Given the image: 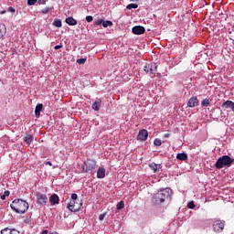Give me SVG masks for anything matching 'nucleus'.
<instances>
[{
    "instance_id": "obj_28",
    "label": "nucleus",
    "mask_w": 234,
    "mask_h": 234,
    "mask_svg": "<svg viewBox=\"0 0 234 234\" xmlns=\"http://www.w3.org/2000/svg\"><path fill=\"white\" fill-rule=\"evenodd\" d=\"M154 144L156 147H160V145H162V140H160V139H158V138L154 139Z\"/></svg>"
},
{
    "instance_id": "obj_17",
    "label": "nucleus",
    "mask_w": 234,
    "mask_h": 234,
    "mask_svg": "<svg viewBox=\"0 0 234 234\" xmlns=\"http://www.w3.org/2000/svg\"><path fill=\"white\" fill-rule=\"evenodd\" d=\"M5 35L6 26H5V24L0 23V39H2V37H5Z\"/></svg>"
},
{
    "instance_id": "obj_1",
    "label": "nucleus",
    "mask_w": 234,
    "mask_h": 234,
    "mask_svg": "<svg viewBox=\"0 0 234 234\" xmlns=\"http://www.w3.org/2000/svg\"><path fill=\"white\" fill-rule=\"evenodd\" d=\"M171 195H173L171 188H163L154 196L153 202L155 206H160L165 200H171Z\"/></svg>"
},
{
    "instance_id": "obj_6",
    "label": "nucleus",
    "mask_w": 234,
    "mask_h": 234,
    "mask_svg": "<svg viewBox=\"0 0 234 234\" xmlns=\"http://www.w3.org/2000/svg\"><path fill=\"white\" fill-rule=\"evenodd\" d=\"M36 197L37 204H39V206H47V202H48V197L45 194L37 192Z\"/></svg>"
},
{
    "instance_id": "obj_7",
    "label": "nucleus",
    "mask_w": 234,
    "mask_h": 234,
    "mask_svg": "<svg viewBox=\"0 0 234 234\" xmlns=\"http://www.w3.org/2000/svg\"><path fill=\"white\" fill-rule=\"evenodd\" d=\"M148 137H149V132H147V130L145 129H143L139 131V133L137 135V140H139L140 142H145V140H147Z\"/></svg>"
},
{
    "instance_id": "obj_4",
    "label": "nucleus",
    "mask_w": 234,
    "mask_h": 234,
    "mask_svg": "<svg viewBox=\"0 0 234 234\" xmlns=\"http://www.w3.org/2000/svg\"><path fill=\"white\" fill-rule=\"evenodd\" d=\"M82 173H92L96 169V160L88 159L81 165Z\"/></svg>"
},
{
    "instance_id": "obj_5",
    "label": "nucleus",
    "mask_w": 234,
    "mask_h": 234,
    "mask_svg": "<svg viewBox=\"0 0 234 234\" xmlns=\"http://www.w3.org/2000/svg\"><path fill=\"white\" fill-rule=\"evenodd\" d=\"M224 226H226L225 220H216L213 222V230L216 233H222L224 231Z\"/></svg>"
},
{
    "instance_id": "obj_25",
    "label": "nucleus",
    "mask_w": 234,
    "mask_h": 234,
    "mask_svg": "<svg viewBox=\"0 0 234 234\" xmlns=\"http://www.w3.org/2000/svg\"><path fill=\"white\" fill-rule=\"evenodd\" d=\"M127 10H136V8H138V4H129L127 6H126Z\"/></svg>"
},
{
    "instance_id": "obj_23",
    "label": "nucleus",
    "mask_w": 234,
    "mask_h": 234,
    "mask_svg": "<svg viewBox=\"0 0 234 234\" xmlns=\"http://www.w3.org/2000/svg\"><path fill=\"white\" fill-rule=\"evenodd\" d=\"M102 27L104 28H107V27H112V21H110V20H102Z\"/></svg>"
},
{
    "instance_id": "obj_10",
    "label": "nucleus",
    "mask_w": 234,
    "mask_h": 234,
    "mask_svg": "<svg viewBox=\"0 0 234 234\" xmlns=\"http://www.w3.org/2000/svg\"><path fill=\"white\" fill-rule=\"evenodd\" d=\"M222 109H231L234 112V102L233 101H226L221 105Z\"/></svg>"
},
{
    "instance_id": "obj_42",
    "label": "nucleus",
    "mask_w": 234,
    "mask_h": 234,
    "mask_svg": "<svg viewBox=\"0 0 234 234\" xmlns=\"http://www.w3.org/2000/svg\"><path fill=\"white\" fill-rule=\"evenodd\" d=\"M105 213H103V214H101L100 216H99V220H103L104 218H105Z\"/></svg>"
},
{
    "instance_id": "obj_21",
    "label": "nucleus",
    "mask_w": 234,
    "mask_h": 234,
    "mask_svg": "<svg viewBox=\"0 0 234 234\" xmlns=\"http://www.w3.org/2000/svg\"><path fill=\"white\" fill-rule=\"evenodd\" d=\"M150 167L154 173H158L162 169V165L151 164Z\"/></svg>"
},
{
    "instance_id": "obj_2",
    "label": "nucleus",
    "mask_w": 234,
    "mask_h": 234,
    "mask_svg": "<svg viewBox=\"0 0 234 234\" xmlns=\"http://www.w3.org/2000/svg\"><path fill=\"white\" fill-rule=\"evenodd\" d=\"M11 209L15 211V213H18L19 215H25L27 211H28V202L23 199H15L10 205Z\"/></svg>"
},
{
    "instance_id": "obj_14",
    "label": "nucleus",
    "mask_w": 234,
    "mask_h": 234,
    "mask_svg": "<svg viewBox=\"0 0 234 234\" xmlns=\"http://www.w3.org/2000/svg\"><path fill=\"white\" fill-rule=\"evenodd\" d=\"M65 21L69 27H76V25H78V20L74 19L72 16L67 17Z\"/></svg>"
},
{
    "instance_id": "obj_30",
    "label": "nucleus",
    "mask_w": 234,
    "mask_h": 234,
    "mask_svg": "<svg viewBox=\"0 0 234 234\" xmlns=\"http://www.w3.org/2000/svg\"><path fill=\"white\" fill-rule=\"evenodd\" d=\"M87 61V58H78L77 63L79 65H84V63Z\"/></svg>"
},
{
    "instance_id": "obj_26",
    "label": "nucleus",
    "mask_w": 234,
    "mask_h": 234,
    "mask_svg": "<svg viewBox=\"0 0 234 234\" xmlns=\"http://www.w3.org/2000/svg\"><path fill=\"white\" fill-rule=\"evenodd\" d=\"M116 207L120 211L125 207V203H123V201H120L117 203Z\"/></svg>"
},
{
    "instance_id": "obj_12",
    "label": "nucleus",
    "mask_w": 234,
    "mask_h": 234,
    "mask_svg": "<svg viewBox=\"0 0 234 234\" xmlns=\"http://www.w3.org/2000/svg\"><path fill=\"white\" fill-rule=\"evenodd\" d=\"M76 206V201H70L69 204H68V209L69 211H71V213H78V211H80V208H74Z\"/></svg>"
},
{
    "instance_id": "obj_43",
    "label": "nucleus",
    "mask_w": 234,
    "mask_h": 234,
    "mask_svg": "<svg viewBox=\"0 0 234 234\" xmlns=\"http://www.w3.org/2000/svg\"><path fill=\"white\" fill-rule=\"evenodd\" d=\"M45 165H50V166H52V162L47 161V162L45 163Z\"/></svg>"
},
{
    "instance_id": "obj_3",
    "label": "nucleus",
    "mask_w": 234,
    "mask_h": 234,
    "mask_svg": "<svg viewBox=\"0 0 234 234\" xmlns=\"http://www.w3.org/2000/svg\"><path fill=\"white\" fill-rule=\"evenodd\" d=\"M233 162H234V159L231 158L229 155H222L217 160L215 164V167L216 169H222L224 165L227 167H229L231 164H233Z\"/></svg>"
},
{
    "instance_id": "obj_13",
    "label": "nucleus",
    "mask_w": 234,
    "mask_h": 234,
    "mask_svg": "<svg viewBox=\"0 0 234 234\" xmlns=\"http://www.w3.org/2000/svg\"><path fill=\"white\" fill-rule=\"evenodd\" d=\"M41 111H43V104L38 103L35 108V116L36 118H39L41 116Z\"/></svg>"
},
{
    "instance_id": "obj_36",
    "label": "nucleus",
    "mask_w": 234,
    "mask_h": 234,
    "mask_svg": "<svg viewBox=\"0 0 234 234\" xmlns=\"http://www.w3.org/2000/svg\"><path fill=\"white\" fill-rule=\"evenodd\" d=\"M9 234H20V232L17 229H10Z\"/></svg>"
},
{
    "instance_id": "obj_40",
    "label": "nucleus",
    "mask_w": 234,
    "mask_h": 234,
    "mask_svg": "<svg viewBox=\"0 0 234 234\" xmlns=\"http://www.w3.org/2000/svg\"><path fill=\"white\" fill-rule=\"evenodd\" d=\"M55 50H59V48H63V45L60 44V45H57L54 47Z\"/></svg>"
},
{
    "instance_id": "obj_15",
    "label": "nucleus",
    "mask_w": 234,
    "mask_h": 234,
    "mask_svg": "<svg viewBox=\"0 0 234 234\" xmlns=\"http://www.w3.org/2000/svg\"><path fill=\"white\" fill-rule=\"evenodd\" d=\"M101 107V99H97L91 105L93 111H100Z\"/></svg>"
},
{
    "instance_id": "obj_45",
    "label": "nucleus",
    "mask_w": 234,
    "mask_h": 234,
    "mask_svg": "<svg viewBox=\"0 0 234 234\" xmlns=\"http://www.w3.org/2000/svg\"><path fill=\"white\" fill-rule=\"evenodd\" d=\"M133 3H138L140 0H131Z\"/></svg>"
},
{
    "instance_id": "obj_19",
    "label": "nucleus",
    "mask_w": 234,
    "mask_h": 234,
    "mask_svg": "<svg viewBox=\"0 0 234 234\" xmlns=\"http://www.w3.org/2000/svg\"><path fill=\"white\" fill-rule=\"evenodd\" d=\"M24 141L26 142V144L27 145H30V144H32V142H34V135L32 134H27L25 137H24Z\"/></svg>"
},
{
    "instance_id": "obj_34",
    "label": "nucleus",
    "mask_w": 234,
    "mask_h": 234,
    "mask_svg": "<svg viewBox=\"0 0 234 234\" xmlns=\"http://www.w3.org/2000/svg\"><path fill=\"white\" fill-rule=\"evenodd\" d=\"M93 17H92V16H86V21H87V23H92V21H93Z\"/></svg>"
},
{
    "instance_id": "obj_22",
    "label": "nucleus",
    "mask_w": 234,
    "mask_h": 234,
    "mask_svg": "<svg viewBox=\"0 0 234 234\" xmlns=\"http://www.w3.org/2000/svg\"><path fill=\"white\" fill-rule=\"evenodd\" d=\"M53 27H56V28H61L62 27L61 19H55L53 22Z\"/></svg>"
},
{
    "instance_id": "obj_20",
    "label": "nucleus",
    "mask_w": 234,
    "mask_h": 234,
    "mask_svg": "<svg viewBox=\"0 0 234 234\" xmlns=\"http://www.w3.org/2000/svg\"><path fill=\"white\" fill-rule=\"evenodd\" d=\"M176 159L180 160L181 162H184V161L187 160V154H186V153L177 154Z\"/></svg>"
},
{
    "instance_id": "obj_44",
    "label": "nucleus",
    "mask_w": 234,
    "mask_h": 234,
    "mask_svg": "<svg viewBox=\"0 0 234 234\" xmlns=\"http://www.w3.org/2000/svg\"><path fill=\"white\" fill-rule=\"evenodd\" d=\"M169 136H171L170 133H165V134H164V138H169Z\"/></svg>"
},
{
    "instance_id": "obj_27",
    "label": "nucleus",
    "mask_w": 234,
    "mask_h": 234,
    "mask_svg": "<svg viewBox=\"0 0 234 234\" xmlns=\"http://www.w3.org/2000/svg\"><path fill=\"white\" fill-rule=\"evenodd\" d=\"M6 197H10V191L5 190L4 194L0 197L1 200H6Z\"/></svg>"
},
{
    "instance_id": "obj_9",
    "label": "nucleus",
    "mask_w": 234,
    "mask_h": 234,
    "mask_svg": "<svg viewBox=\"0 0 234 234\" xmlns=\"http://www.w3.org/2000/svg\"><path fill=\"white\" fill-rule=\"evenodd\" d=\"M187 107H198V98L197 97H191L189 100H188V102H187Z\"/></svg>"
},
{
    "instance_id": "obj_29",
    "label": "nucleus",
    "mask_w": 234,
    "mask_h": 234,
    "mask_svg": "<svg viewBox=\"0 0 234 234\" xmlns=\"http://www.w3.org/2000/svg\"><path fill=\"white\" fill-rule=\"evenodd\" d=\"M54 7H45L41 10L42 14H48L49 10H52Z\"/></svg>"
},
{
    "instance_id": "obj_39",
    "label": "nucleus",
    "mask_w": 234,
    "mask_h": 234,
    "mask_svg": "<svg viewBox=\"0 0 234 234\" xmlns=\"http://www.w3.org/2000/svg\"><path fill=\"white\" fill-rule=\"evenodd\" d=\"M8 12H11L12 14H16V9L12 6L8 7Z\"/></svg>"
},
{
    "instance_id": "obj_41",
    "label": "nucleus",
    "mask_w": 234,
    "mask_h": 234,
    "mask_svg": "<svg viewBox=\"0 0 234 234\" xmlns=\"http://www.w3.org/2000/svg\"><path fill=\"white\" fill-rule=\"evenodd\" d=\"M38 5H47V0H38Z\"/></svg>"
},
{
    "instance_id": "obj_18",
    "label": "nucleus",
    "mask_w": 234,
    "mask_h": 234,
    "mask_svg": "<svg viewBox=\"0 0 234 234\" xmlns=\"http://www.w3.org/2000/svg\"><path fill=\"white\" fill-rule=\"evenodd\" d=\"M144 72H150V74H154L156 72V69H153V66L150 64H147L144 68Z\"/></svg>"
},
{
    "instance_id": "obj_24",
    "label": "nucleus",
    "mask_w": 234,
    "mask_h": 234,
    "mask_svg": "<svg viewBox=\"0 0 234 234\" xmlns=\"http://www.w3.org/2000/svg\"><path fill=\"white\" fill-rule=\"evenodd\" d=\"M209 103H211V101H209V99H204V100L201 101L202 107H209Z\"/></svg>"
},
{
    "instance_id": "obj_32",
    "label": "nucleus",
    "mask_w": 234,
    "mask_h": 234,
    "mask_svg": "<svg viewBox=\"0 0 234 234\" xmlns=\"http://www.w3.org/2000/svg\"><path fill=\"white\" fill-rule=\"evenodd\" d=\"M36 3H37V0H27L28 6H33Z\"/></svg>"
},
{
    "instance_id": "obj_37",
    "label": "nucleus",
    "mask_w": 234,
    "mask_h": 234,
    "mask_svg": "<svg viewBox=\"0 0 234 234\" xmlns=\"http://www.w3.org/2000/svg\"><path fill=\"white\" fill-rule=\"evenodd\" d=\"M150 66H151L152 69H154V70H155V72H156V69H158V66H157L155 63H152V64H150Z\"/></svg>"
},
{
    "instance_id": "obj_35",
    "label": "nucleus",
    "mask_w": 234,
    "mask_h": 234,
    "mask_svg": "<svg viewBox=\"0 0 234 234\" xmlns=\"http://www.w3.org/2000/svg\"><path fill=\"white\" fill-rule=\"evenodd\" d=\"M94 25H97V27H100V25H103V19H100L94 22Z\"/></svg>"
},
{
    "instance_id": "obj_8",
    "label": "nucleus",
    "mask_w": 234,
    "mask_h": 234,
    "mask_svg": "<svg viewBox=\"0 0 234 234\" xmlns=\"http://www.w3.org/2000/svg\"><path fill=\"white\" fill-rule=\"evenodd\" d=\"M132 32L135 36H142V34H145V27L144 26H135L132 28Z\"/></svg>"
},
{
    "instance_id": "obj_11",
    "label": "nucleus",
    "mask_w": 234,
    "mask_h": 234,
    "mask_svg": "<svg viewBox=\"0 0 234 234\" xmlns=\"http://www.w3.org/2000/svg\"><path fill=\"white\" fill-rule=\"evenodd\" d=\"M49 202L51 206H56V204H59V197L57 194H52L49 197Z\"/></svg>"
},
{
    "instance_id": "obj_31",
    "label": "nucleus",
    "mask_w": 234,
    "mask_h": 234,
    "mask_svg": "<svg viewBox=\"0 0 234 234\" xmlns=\"http://www.w3.org/2000/svg\"><path fill=\"white\" fill-rule=\"evenodd\" d=\"M187 207H188V209H195V201H190L187 204Z\"/></svg>"
},
{
    "instance_id": "obj_16",
    "label": "nucleus",
    "mask_w": 234,
    "mask_h": 234,
    "mask_svg": "<svg viewBox=\"0 0 234 234\" xmlns=\"http://www.w3.org/2000/svg\"><path fill=\"white\" fill-rule=\"evenodd\" d=\"M97 178H105V168L99 167L97 170Z\"/></svg>"
},
{
    "instance_id": "obj_33",
    "label": "nucleus",
    "mask_w": 234,
    "mask_h": 234,
    "mask_svg": "<svg viewBox=\"0 0 234 234\" xmlns=\"http://www.w3.org/2000/svg\"><path fill=\"white\" fill-rule=\"evenodd\" d=\"M1 234H10V229L5 228L1 230Z\"/></svg>"
},
{
    "instance_id": "obj_38",
    "label": "nucleus",
    "mask_w": 234,
    "mask_h": 234,
    "mask_svg": "<svg viewBox=\"0 0 234 234\" xmlns=\"http://www.w3.org/2000/svg\"><path fill=\"white\" fill-rule=\"evenodd\" d=\"M71 200H73V201L78 200V194H72Z\"/></svg>"
}]
</instances>
